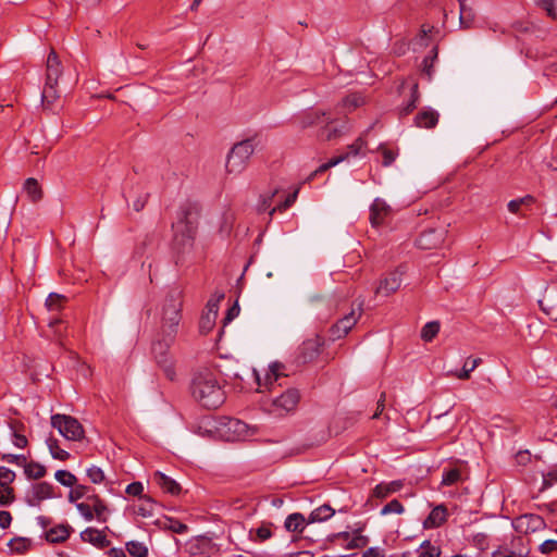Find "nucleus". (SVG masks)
<instances>
[{"label":"nucleus","mask_w":557,"mask_h":557,"mask_svg":"<svg viewBox=\"0 0 557 557\" xmlns=\"http://www.w3.org/2000/svg\"><path fill=\"white\" fill-rule=\"evenodd\" d=\"M197 215L196 206L186 203L180 208L177 220L172 225L174 230V262L177 267H183L189 261L194 248Z\"/></svg>","instance_id":"1"},{"label":"nucleus","mask_w":557,"mask_h":557,"mask_svg":"<svg viewBox=\"0 0 557 557\" xmlns=\"http://www.w3.org/2000/svg\"><path fill=\"white\" fill-rule=\"evenodd\" d=\"M193 398L203 408L216 409L225 400L224 391L213 371L203 369L195 373L190 383Z\"/></svg>","instance_id":"2"},{"label":"nucleus","mask_w":557,"mask_h":557,"mask_svg":"<svg viewBox=\"0 0 557 557\" xmlns=\"http://www.w3.org/2000/svg\"><path fill=\"white\" fill-rule=\"evenodd\" d=\"M62 73V63L57 52L51 49L46 62V82L41 92L42 104L47 108L59 98L58 82Z\"/></svg>","instance_id":"3"},{"label":"nucleus","mask_w":557,"mask_h":557,"mask_svg":"<svg viewBox=\"0 0 557 557\" xmlns=\"http://www.w3.org/2000/svg\"><path fill=\"white\" fill-rule=\"evenodd\" d=\"M253 151L255 145L252 139L249 138L236 143L226 156V173L232 175H239L243 173L246 170Z\"/></svg>","instance_id":"4"},{"label":"nucleus","mask_w":557,"mask_h":557,"mask_svg":"<svg viewBox=\"0 0 557 557\" xmlns=\"http://www.w3.org/2000/svg\"><path fill=\"white\" fill-rule=\"evenodd\" d=\"M175 338L169 341V332H163L158 335L152 343L151 351L156 359L157 364L162 369L164 375L170 381H174L176 376L174 361L169 352L171 345Z\"/></svg>","instance_id":"5"},{"label":"nucleus","mask_w":557,"mask_h":557,"mask_svg":"<svg viewBox=\"0 0 557 557\" xmlns=\"http://www.w3.org/2000/svg\"><path fill=\"white\" fill-rule=\"evenodd\" d=\"M51 425L69 441H81L85 436V431L79 421L67 414L55 413L51 416Z\"/></svg>","instance_id":"6"},{"label":"nucleus","mask_w":557,"mask_h":557,"mask_svg":"<svg viewBox=\"0 0 557 557\" xmlns=\"http://www.w3.org/2000/svg\"><path fill=\"white\" fill-rule=\"evenodd\" d=\"M299 399V392L296 388H288L281 395L273 397L267 405V410L271 414L283 417L296 409Z\"/></svg>","instance_id":"7"},{"label":"nucleus","mask_w":557,"mask_h":557,"mask_svg":"<svg viewBox=\"0 0 557 557\" xmlns=\"http://www.w3.org/2000/svg\"><path fill=\"white\" fill-rule=\"evenodd\" d=\"M324 339L320 335L304 341L296 350L295 361L297 364H306L312 362L321 351Z\"/></svg>","instance_id":"8"},{"label":"nucleus","mask_w":557,"mask_h":557,"mask_svg":"<svg viewBox=\"0 0 557 557\" xmlns=\"http://www.w3.org/2000/svg\"><path fill=\"white\" fill-rule=\"evenodd\" d=\"M367 141L363 138V136H359L351 145L347 147V151L345 153H341L331 160H329L326 163L321 164L314 172L310 174L308 177L309 181H311L315 175L319 173H323L331 169L332 166L337 165L338 163L348 160L349 158H355L360 154L361 150L366 147Z\"/></svg>","instance_id":"9"},{"label":"nucleus","mask_w":557,"mask_h":557,"mask_svg":"<svg viewBox=\"0 0 557 557\" xmlns=\"http://www.w3.org/2000/svg\"><path fill=\"white\" fill-rule=\"evenodd\" d=\"M361 305L357 309H351L349 313L339 319L331 329L330 336L332 341H337L348 334V332L356 325L361 317Z\"/></svg>","instance_id":"10"},{"label":"nucleus","mask_w":557,"mask_h":557,"mask_svg":"<svg viewBox=\"0 0 557 557\" xmlns=\"http://www.w3.org/2000/svg\"><path fill=\"white\" fill-rule=\"evenodd\" d=\"M512 527L518 533L529 534L544 530L545 520L535 513H524L512 521Z\"/></svg>","instance_id":"11"},{"label":"nucleus","mask_w":557,"mask_h":557,"mask_svg":"<svg viewBox=\"0 0 557 557\" xmlns=\"http://www.w3.org/2000/svg\"><path fill=\"white\" fill-rule=\"evenodd\" d=\"M297 122L300 128H307L319 125H329L333 122V117L330 112L309 109L304 111L298 117Z\"/></svg>","instance_id":"12"},{"label":"nucleus","mask_w":557,"mask_h":557,"mask_svg":"<svg viewBox=\"0 0 557 557\" xmlns=\"http://www.w3.org/2000/svg\"><path fill=\"white\" fill-rule=\"evenodd\" d=\"M446 236L444 228H430L423 231L416 240L417 246L420 249L431 250L440 248Z\"/></svg>","instance_id":"13"},{"label":"nucleus","mask_w":557,"mask_h":557,"mask_svg":"<svg viewBox=\"0 0 557 557\" xmlns=\"http://www.w3.org/2000/svg\"><path fill=\"white\" fill-rule=\"evenodd\" d=\"M53 496L52 484L48 482H39L30 486L26 493L25 500L29 506L36 507L39 506L42 500L52 498Z\"/></svg>","instance_id":"14"},{"label":"nucleus","mask_w":557,"mask_h":557,"mask_svg":"<svg viewBox=\"0 0 557 557\" xmlns=\"http://www.w3.org/2000/svg\"><path fill=\"white\" fill-rule=\"evenodd\" d=\"M391 207L381 198H375L370 207V222L372 226H380L391 214Z\"/></svg>","instance_id":"15"},{"label":"nucleus","mask_w":557,"mask_h":557,"mask_svg":"<svg viewBox=\"0 0 557 557\" xmlns=\"http://www.w3.org/2000/svg\"><path fill=\"white\" fill-rule=\"evenodd\" d=\"M8 426L11 431L12 443L17 448H25L28 440L25 435L26 425L18 419H10Z\"/></svg>","instance_id":"16"},{"label":"nucleus","mask_w":557,"mask_h":557,"mask_svg":"<svg viewBox=\"0 0 557 557\" xmlns=\"http://www.w3.org/2000/svg\"><path fill=\"white\" fill-rule=\"evenodd\" d=\"M283 369L284 366L281 363L275 362L271 364L269 371L265 373L263 379L257 376L258 386L272 391L274 388L275 383L281 377L285 376V374L283 373Z\"/></svg>","instance_id":"17"},{"label":"nucleus","mask_w":557,"mask_h":557,"mask_svg":"<svg viewBox=\"0 0 557 557\" xmlns=\"http://www.w3.org/2000/svg\"><path fill=\"white\" fill-rule=\"evenodd\" d=\"M401 285V274L398 272H392L386 277L381 280L379 286L375 289V294L383 295L385 297L395 293Z\"/></svg>","instance_id":"18"},{"label":"nucleus","mask_w":557,"mask_h":557,"mask_svg":"<svg viewBox=\"0 0 557 557\" xmlns=\"http://www.w3.org/2000/svg\"><path fill=\"white\" fill-rule=\"evenodd\" d=\"M182 319V310H172L162 314L161 330L169 332V341L176 337L177 326Z\"/></svg>","instance_id":"19"},{"label":"nucleus","mask_w":557,"mask_h":557,"mask_svg":"<svg viewBox=\"0 0 557 557\" xmlns=\"http://www.w3.org/2000/svg\"><path fill=\"white\" fill-rule=\"evenodd\" d=\"M183 307V292L177 288H171L165 295L162 305V314L168 313L172 310H182Z\"/></svg>","instance_id":"20"},{"label":"nucleus","mask_w":557,"mask_h":557,"mask_svg":"<svg viewBox=\"0 0 557 557\" xmlns=\"http://www.w3.org/2000/svg\"><path fill=\"white\" fill-rule=\"evenodd\" d=\"M404 487L403 480H395L391 482H381L377 484L372 492V496L384 499L389 495L399 492Z\"/></svg>","instance_id":"21"},{"label":"nucleus","mask_w":557,"mask_h":557,"mask_svg":"<svg viewBox=\"0 0 557 557\" xmlns=\"http://www.w3.org/2000/svg\"><path fill=\"white\" fill-rule=\"evenodd\" d=\"M440 114L431 109L426 108L420 111L414 117V124L420 128H433L437 125Z\"/></svg>","instance_id":"22"},{"label":"nucleus","mask_w":557,"mask_h":557,"mask_svg":"<svg viewBox=\"0 0 557 557\" xmlns=\"http://www.w3.org/2000/svg\"><path fill=\"white\" fill-rule=\"evenodd\" d=\"M447 520V508L444 505L434 507L423 522L424 529L441 527Z\"/></svg>","instance_id":"23"},{"label":"nucleus","mask_w":557,"mask_h":557,"mask_svg":"<svg viewBox=\"0 0 557 557\" xmlns=\"http://www.w3.org/2000/svg\"><path fill=\"white\" fill-rule=\"evenodd\" d=\"M152 480L163 492L173 496L178 495L181 492L180 484L162 472H156Z\"/></svg>","instance_id":"24"},{"label":"nucleus","mask_w":557,"mask_h":557,"mask_svg":"<svg viewBox=\"0 0 557 557\" xmlns=\"http://www.w3.org/2000/svg\"><path fill=\"white\" fill-rule=\"evenodd\" d=\"M81 539L84 542L91 543L100 548L107 547L110 542L107 540V536L102 531H99L95 528H87L81 533Z\"/></svg>","instance_id":"25"},{"label":"nucleus","mask_w":557,"mask_h":557,"mask_svg":"<svg viewBox=\"0 0 557 557\" xmlns=\"http://www.w3.org/2000/svg\"><path fill=\"white\" fill-rule=\"evenodd\" d=\"M72 528L69 524H59L46 532V540L49 543H63L71 534Z\"/></svg>","instance_id":"26"},{"label":"nucleus","mask_w":557,"mask_h":557,"mask_svg":"<svg viewBox=\"0 0 557 557\" xmlns=\"http://www.w3.org/2000/svg\"><path fill=\"white\" fill-rule=\"evenodd\" d=\"M157 504L149 496H141L139 504L135 506L134 512L143 518L152 517L154 515V508Z\"/></svg>","instance_id":"27"},{"label":"nucleus","mask_w":557,"mask_h":557,"mask_svg":"<svg viewBox=\"0 0 557 557\" xmlns=\"http://www.w3.org/2000/svg\"><path fill=\"white\" fill-rule=\"evenodd\" d=\"M306 525V518L299 512L287 516L284 527L288 532L301 533Z\"/></svg>","instance_id":"28"},{"label":"nucleus","mask_w":557,"mask_h":557,"mask_svg":"<svg viewBox=\"0 0 557 557\" xmlns=\"http://www.w3.org/2000/svg\"><path fill=\"white\" fill-rule=\"evenodd\" d=\"M335 513V509H333L329 505H322L318 508H315L308 518V523H314V522H323L333 517Z\"/></svg>","instance_id":"29"},{"label":"nucleus","mask_w":557,"mask_h":557,"mask_svg":"<svg viewBox=\"0 0 557 557\" xmlns=\"http://www.w3.org/2000/svg\"><path fill=\"white\" fill-rule=\"evenodd\" d=\"M24 190L32 202H37L42 198V189L36 178H27L24 183Z\"/></svg>","instance_id":"30"},{"label":"nucleus","mask_w":557,"mask_h":557,"mask_svg":"<svg viewBox=\"0 0 557 557\" xmlns=\"http://www.w3.org/2000/svg\"><path fill=\"white\" fill-rule=\"evenodd\" d=\"M24 473L28 479L39 480L46 475L47 470L41 463L30 461L24 465Z\"/></svg>","instance_id":"31"},{"label":"nucleus","mask_w":557,"mask_h":557,"mask_svg":"<svg viewBox=\"0 0 557 557\" xmlns=\"http://www.w3.org/2000/svg\"><path fill=\"white\" fill-rule=\"evenodd\" d=\"M420 94L418 83H413L410 88V98L406 104L400 108L401 115H408L411 113L419 102Z\"/></svg>","instance_id":"32"},{"label":"nucleus","mask_w":557,"mask_h":557,"mask_svg":"<svg viewBox=\"0 0 557 557\" xmlns=\"http://www.w3.org/2000/svg\"><path fill=\"white\" fill-rule=\"evenodd\" d=\"M46 442H47V446L49 448V451H50L51 456L54 459H59V460L64 461V460H67L70 458V454L66 450L60 448L59 442H58V440L55 437L50 436V437L47 438Z\"/></svg>","instance_id":"33"},{"label":"nucleus","mask_w":557,"mask_h":557,"mask_svg":"<svg viewBox=\"0 0 557 557\" xmlns=\"http://www.w3.org/2000/svg\"><path fill=\"white\" fill-rule=\"evenodd\" d=\"M482 362L481 358H468L459 372L453 373L459 380H469L470 374Z\"/></svg>","instance_id":"34"},{"label":"nucleus","mask_w":557,"mask_h":557,"mask_svg":"<svg viewBox=\"0 0 557 557\" xmlns=\"http://www.w3.org/2000/svg\"><path fill=\"white\" fill-rule=\"evenodd\" d=\"M89 499H92V502H94V504H92L94 516H96L98 521L106 522L107 521L106 512L108 511V508H107V505L104 504V502L102 499H100L98 495H94V496L89 497Z\"/></svg>","instance_id":"35"},{"label":"nucleus","mask_w":557,"mask_h":557,"mask_svg":"<svg viewBox=\"0 0 557 557\" xmlns=\"http://www.w3.org/2000/svg\"><path fill=\"white\" fill-rule=\"evenodd\" d=\"M364 525L359 527L357 530L352 532L354 537L348 542L346 548L348 549H355V548H362L366 547L369 543V539L364 535H361V531L363 530Z\"/></svg>","instance_id":"36"},{"label":"nucleus","mask_w":557,"mask_h":557,"mask_svg":"<svg viewBox=\"0 0 557 557\" xmlns=\"http://www.w3.org/2000/svg\"><path fill=\"white\" fill-rule=\"evenodd\" d=\"M461 481V471L458 468L444 470L442 476V485L451 486Z\"/></svg>","instance_id":"37"},{"label":"nucleus","mask_w":557,"mask_h":557,"mask_svg":"<svg viewBox=\"0 0 557 557\" xmlns=\"http://www.w3.org/2000/svg\"><path fill=\"white\" fill-rule=\"evenodd\" d=\"M126 549L133 557H147L148 556V548L147 546L137 541H129L126 543Z\"/></svg>","instance_id":"38"},{"label":"nucleus","mask_w":557,"mask_h":557,"mask_svg":"<svg viewBox=\"0 0 557 557\" xmlns=\"http://www.w3.org/2000/svg\"><path fill=\"white\" fill-rule=\"evenodd\" d=\"M440 332V322H428L421 330V338L424 342H431Z\"/></svg>","instance_id":"39"},{"label":"nucleus","mask_w":557,"mask_h":557,"mask_svg":"<svg viewBox=\"0 0 557 557\" xmlns=\"http://www.w3.org/2000/svg\"><path fill=\"white\" fill-rule=\"evenodd\" d=\"M441 548L434 546L430 541H424L418 550V557H440Z\"/></svg>","instance_id":"40"},{"label":"nucleus","mask_w":557,"mask_h":557,"mask_svg":"<svg viewBox=\"0 0 557 557\" xmlns=\"http://www.w3.org/2000/svg\"><path fill=\"white\" fill-rule=\"evenodd\" d=\"M65 300L66 299L63 295L51 293L46 299V307L49 311H59L63 307Z\"/></svg>","instance_id":"41"},{"label":"nucleus","mask_w":557,"mask_h":557,"mask_svg":"<svg viewBox=\"0 0 557 557\" xmlns=\"http://www.w3.org/2000/svg\"><path fill=\"white\" fill-rule=\"evenodd\" d=\"M54 478L59 483L67 487L75 486L77 482L76 476L67 470H58Z\"/></svg>","instance_id":"42"},{"label":"nucleus","mask_w":557,"mask_h":557,"mask_svg":"<svg viewBox=\"0 0 557 557\" xmlns=\"http://www.w3.org/2000/svg\"><path fill=\"white\" fill-rule=\"evenodd\" d=\"M364 97L361 94H350L343 99V106L349 111L357 109L364 103Z\"/></svg>","instance_id":"43"},{"label":"nucleus","mask_w":557,"mask_h":557,"mask_svg":"<svg viewBox=\"0 0 557 557\" xmlns=\"http://www.w3.org/2000/svg\"><path fill=\"white\" fill-rule=\"evenodd\" d=\"M377 151L382 153L383 160L382 164L383 166H389L393 164V162L396 160L398 152L389 149L385 144H380L377 147Z\"/></svg>","instance_id":"44"},{"label":"nucleus","mask_w":557,"mask_h":557,"mask_svg":"<svg viewBox=\"0 0 557 557\" xmlns=\"http://www.w3.org/2000/svg\"><path fill=\"white\" fill-rule=\"evenodd\" d=\"M228 429L232 430L238 438H245L246 436L249 435L248 425L245 422L237 419L231 420L228 422Z\"/></svg>","instance_id":"45"},{"label":"nucleus","mask_w":557,"mask_h":557,"mask_svg":"<svg viewBox=\"0 0 557 557\" xmlns=\"http://www.w3.org/2000/svg\"><path fill=\"white\" fill-rule=\"evenodd\" d=\"M404 511H405L404 505L398 499H393L381 509L380 513L382 516H387L391 513L401 515Z\"/></svg>","instance_id":"46"},{"label":"nucleus","mask_w":557,"mask_h":557,"mask_svg":"<svg viewBox=\"0 0 557 557\" xmlns=\"http://www.w3.org/2000/svg\"><path fill=\"white\" fill-rule=\"evenodd\" d=\"M459 20H460V25L463 28H469L471 23H472V20H473L472 10L470 8H468L465 4V2H462V1H460V16H459Z\"/></svg>","instance_id":"47"},{"label":"nucleus","mask_w":557,"mask_h":557,"mask_svg":"<svg viewBox=\"0 0 557 557\" xmlns=\"http://www.w3.org/2000/svg\"><path fill=\"white\" fill-rule=\"evenodd\" d=\"M550 302V295L546 294L543 299L539 301L541 309L553 320H557V305H546Z\"/></svg>","instance_id":"48"},{"label":"nucleus","mask_w":557,"mask_h":557,"mask_svg":"<svg viewBox=\"0 0 557 557\" xmlns=\"http://www.w3.org/2000/svg\"><path fill=\"white\" fill-rule=\"evenodd\" d=\"M343 135V131L336 126H330L325 125V127L322 128L319 137L323 140H332L341 137Z\"/></svg>","instance_id":"49"},{"label":"nucleus","mask_w":557,"mask_h":557,"mask_svg":"<svg viewBox=\"0 0 557 557\" xmlns=\"http://www.w3.org/2000/svg\"><path fill=\"white\" fill-rule=\"evenodd\" d=\"M9 546L12 550L23 554L28 550L30 541L25 537H15L10 541Z\"/></svg>","instance_id":"50"},{"label":"nucleus","mask_w":557,"mask_h":557,"mask_svg":"<svg viewBox=\"0 0 557 557\" xmlns=\"http://www.w3.org/2000/svg\"><path fill=\"white\" fill-rule=\"evenodd\" d=\"M297 195H298V188L295 189L294 193L287 195V197L285 198V200L283 202L278 203L276 207L272 208L271 211L269 212L270 215L272 216L275 211H280V212L285 211L287 208L293 206L297 199Z\"/></svg>","instance_id":"51"},{"label":"nucleus","mask_w":557,"mask_h":557,"mask_svg":"<svg viewBox=\"0 0 557 557\" xmlns=\"http://www.w3.org/2000/svg\"><path fill=\"white\" fill-rule=\"evenodd\" d=\"M164 528L169 529L177 534H184L187 532V529H188L186 524H184L183 522H181L176 519H172V518H169L165 520Z\"/></svg>","instance_id":"52"},{"label":"nucleus","mask_w":557,"mask_h":557,"mask_svg":"<svg viewBox=\"0 0 557 557\" xmlns=\"http://www.w3.org/2000/svg\"><path fill=\"white\" fill-rule=\"evenodd\" d=\"M15 480V472L7 467H0V486L12 487L11 483Z\"/></svg>","instance_id":"53"},{"label":"nucleus","mask_w":557,"mask_h":557,"mask_svg":"<svg viewBox=\"0 0 557 557\" xmlns=\"http://www.w3.org/2000/svg\"><path fill=\"white\" fill-rule=\"evenodd\" d=\"M15 499L13 487L0 486V506H9Z\"/></svg>","instance_id":"54"},{"label":"nucleus","mask_w":557,"mask_h":557,"mask_svg":"<svg viewBox=\"0 0 557 557\" xmlns=\"http://www.w3.org/2000/svg\"><path fill=\"white\" fill-rule=\"evenodd\" d=\"M87 476L94 484H100L104 481V473L97 466H91L87 469Z\"/></svg>","instance_id":"55"},{"label":"nucleus","mask_w":557,"mask_h":557,"mask_svg":"<svg viewBox=\"0 0 557 557\" xmlns=\"http://www.w3.org/2000/svg\"><path fill=\"white\" fill-rule=\"evenodd\" d=\"M215 319L216 318H214L212 314L203 313L201 315V318H200V321H199V330H200V332L206 334L209 331H211V329L214 325Z\"/></svg>","instance_id":"56"},{"label":"nucleus","mask_w":557,"mask_h":557,"mask_svg":"<svg viewBox=\"0 0 557 557\" xmlns=\"http://www.w3.org/2000/svg\"><path fill=\"white\" fill-rule=\"evenodd\" d=\"M224 298V294H220L216 298H210L207 302V314H212L214 318L218 317L219 302Z\"/></svg>","instance_id":"57"},{"label":"nucleus","mask_w":557,"mask_h":557,"mask_svg":"<svg viewBox=\"0 0 557 557\" xmlns=\"http://www.w3.org/2000/svg\"><path fill=\"white\" fill-rule=\"evenodd\" d=\"M87 490L88 487L85 486V485H76L74 488H72V491L70 492L69 494V500L71 503H74L78 499H81L82 497H84L87 493Z\"/></svg>","instance_id":"58"},{"label":"nucleus","mask_w":557,"mask_h":557,"mask_svg":"<svg viewBox=\"0 0 557 557\" xmlns=\"http://www.w3.org/2000/svg\"><path fill=\"white\" fill-rule=\"evenodd\" d=\"M76 508L86 521H91L95 518L92 506L86 503H79L76 505Z\"/></svg>","instance_id":"59"},{"label":"nucleus","mask_w":557,"mask_h":557,"mask_svg":"<svg viewBox=\"0 0 557 557\" xmlns=\"http://www.w3.org/2000/svg\"><path fill=\"white\" fill-rule=\"evenodd\" d=\"M2 460L8 463H14L17 466L26 465V457L24 455L5 454L2 456Z\"/></svg>","instance_id":"60"},{"label":"nucleus","mask_w":557,"mask_h":557,"mask_svg":"<svg viewBox=\"0 0 557 557\" xmlns=\"http://www.w3.org/2000/svg\"><path fill=\"white\" fill-rule=\"evenodd\" d=\"M49 327L53 330V333L58 338L63 335V331L66 329L64 322L59 319H52L49 322Z\"/></svg>","instance_id":"61"},{"label":"nucleus","mask_w":557,"mask_h":557,"mask_svg":"<svg viewBox=\"0 0 557 557\" xmlns=\"http://www.w3.org/2000/svg\"><path fill=\"white\" fill-rule=\"evenodd\" d=\"M148 193H140L138 197L133 201V209L136 212H139L145 208L148 201Z\"/></svg>","instance_id":"62"},{"label":"nucleus","mask_w":557,"mask_h":557,"mask_svg":"<svg viewBox=\"0 0 557 557\" xmlns=\"http://www.w3.org/2000/svg\"><path fill=\"white\" fill-rule=\"evenodd\" d=\"M540 552L542 554H549L557 552V540H546L540 545Z\"/></svg>","instance_id":"63"},{"label":"nucleus","mask_w":557,"mask_h":557,"mask_svg":"<svg viewBox=\"0 0 557 557\" xmlns=\"http://www.w3.org/2000/svg\"><path fill=\"white\" fill-rule=\"evenodd\" d=\"M555 482H557V470L548 471L543 474V487H550Z\"/></svg>","instance_id":"64"}]
</instances>
